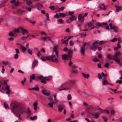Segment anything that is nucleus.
<instances>
[{
  "label": "nucleus",
  "instance_id": "47",
  "mask_svg": "<svg viewBox=\"0 0 122 122\" xmlns=\"http://www.w3.org/2000/svg\"><path fill=\"white\" fill-rule=\"evenodd\" d=\"M64 9V7H61V8H58V9L59 11H60L61 10H63Z\"/></svg>",
  "mask_w": 122,
  "mask_h": 122
},
{
  "label": "nucleus",
  "instance_id": "53",
  "mask_svg": "<svg viewBox=\"0 0 122 122\" xmlns=\"http://www.w3.org/2000/svg\"><path fill=\"white\" fill-rule=\"evenodd\" d=\"M18 57V54H16L14 56V58L15 59H17Z\"/></svg>",
  "mask_w": 122,
  "mask_h": 122
},
{
  "label": "nucleus",
  "instance_id": "25",
  "mask_svg": "<svg viewBox=\"0 0 122 122\" xmlns=\"http://www.w3.org/2000/svg\"><path fill=\"white\" fill-rule=\"evenodd\" d=\"M20 45L23 51H24L26 50V48L23 46L22 45L20 44Z\"/></svg>",
  "mask_w": 122,
  "mask_h": 122
},
{
  "label": "nucleus",
  "instance_id": "44",
  "mask_svg": "<svg viewBox=\"0 0 122 122\" xmlns=\"http://www.w3.org/2000/svg\"><path fill=\"white\" fill-rule=\"evenodd\" d=\"M4 105L5 108H6L8 107V104L6 102H5L4 103Z\"/></svg>",
  "mask_w": 122,
  "mask_h": 122
},
{
  "label": "nucleus",
  "instance_id": "1",
  "mask_svg": "<svg viewBox=\"0 0 122 122\" xmlns=\"http://www.w3.org/2000/svg\"><path fill=\"white\" fill-rule=\"evenodd\" d=\"M20 104L15 102H11L10 104V107L11 109L13 112H15L18 108V112L21 113L24 112L23 108L20 106Z\"/></svg>",
  "mask_w": 122,
  "mask_h": 122
},
{
  "label": "nucleus",
  "instance_id": "54",
  "mask_svg": "<svg viewBox=\"0 0 122 122\" xmlns=\"http://www.w3.org/2000/svg\"><path fill=\"white\" fill-rule=\"evenodd\" d=\"M13 33L12 32H10L9 34V35L10 36H14V34L13 33Z\"/></svg>",
  "mask_w": 122,
  "mask_h": 122
},
{
  "label": "nucleus",
  "instance_id": "30",
  "mask_svg": "<svg viewBox=\"0 0 122 122\" xmlns=\"http://www.w3.org/2000/svg\"><path fill=\"white\" fill-rule=\"evenodd\" d=\"M19 28H17V29H15L13 31V33L15 34L16 33V32H19Z\"/></svg>",
  "mask_w": 122,
  "mask_h": 122
},
{
  "label": "nucleus",
  "instance_id": "27",
  "mask_svg": "<svg viewBox=\"0 0 122 122\" xmlns=\"http://www.w3.org/2000/svg\"><path fill=\"white\" fill-rule=\"evenodd\" d=\"M59 15L61 17H65L66 16V15L65 14L63 13H59Z\"/></svg>",
  "mask_w": 122,
  "mask_h": 122
},
{
  "label": "nucleus",
  "instance_id": "11",
  "mask_svg": "<svg viewBox=\"0 0 122 122\" xmlns=\"http://www.w3.org/2000/svg\"><path fill=\"white\" fill-rule=\"evenodd\" d=\"M38 101L37 100L33 104L34 106L33 109L35 110H36L37 108V106L38 105Z\"/></svg>",
  "mask_w": 122,
  "mask_h": 122
},
{
  "label": "nucleus",
  "instance_id": "6",
  "mask_svg": "<svg viewBox=\"0 0 122 122\" xmlns=\"http://www.w3.org/2000/svg\"><path fill=\"white\" fill-rule=\"evenodd\" d=\"M86 44V43L84 42L83 43V44L81 48V53L82 55H84V54L85 51V47Z\"/></svg>",
  "mask_w": 122,
  "mask_h": 122
},
{
  "label": "nucleus",
  "instance_id": "29",
  "mask_svg": "<svg viewBox=\"0 0 122 122\" xmlns=\"http://www.w3.org/2000/svg\"><path fill=\"white\" fill-rule=\"evenodd\" d=\"M69 82L71 84H75L76 82V81L75 80H70L69 81Z\"/></svg>",
  "mask_w": 122,
  "mask_h": 122
},
{
  "label": "nucleus",
  "instance_id": "50",
  "mask_svg": "<svg viewBox=\"0 0 122 122\" xmlns=\"http://www.w3.org/2000/svg\"><path fill=\"white\" fill-rule=\"evenodd\" d=\"M115 113V111L114 110H112L111 111V114L112 115H114V114Z\"/></svg>",
  "mask_w": 122,
  "mask_h": 122
},
{
  "label": "nucleus",
  "instance_id": "9",
  "mask_svg": "<svg viewBox=\"0 0 122 122\" xmlns=\"http://www.w3.org/2000/svg\"><path fill=\"white\" fill-rule=\"evenodd\" d=\"M71 71L74 74H76L77 73L76 70V66L75 65H73L71 68Z\"/></svg>",
  "mask_w": 122,
  "mask_h": 122
},
{
  "label": "nucleus",
  "instance_id": "56",
  "mask_svg": "<svg viewBox=\"0 0 122 122\" xmlns=\"http://www.w3.org/2000/svg\"><path fill=\"white\" fill-rule=\"evenodd\" d=\"M50 94V93L49 92H47V91L46 92H45V93L44 95H47V96H49Z\"/></svg>",
  "mask_w": 122,
  "mask_h": 122
},
{
  "label": "nucleus",
  "instance_id": "24",
  "mask_svg": "<svg viewBox=\"0 0 122 122\" xmlns=\"http://www.w3.org/2000/svg\"><path fill=\"white\" fill-rule=\"evenodd\" d=\"M76 17L75 16L72 15L69 18V19L71 21L76 20Z\"/></svg>",
  "mask_w": 122,
  "mask_h": 122
},
{
  "label": "nucleus",
  "instance_id": "63",
  "mask_svg": "<svg viewBox=\"0 0 122 122\" xmlns=\"http://www.w3.org/2000/svg\"><path fill=\"white\" fill-rule=\"evenodd\" d=\"M70 44L71 46H72L73 45V43L72 41H70Z\"/></svg>",
  "mask_w": 122,
  "mask_h": 122
},
{
  "label": "nucleus",
  "instance_id": "20",
  "mask_svg": "<svg viewBox=\"0 0 122 122\" xmlns=\"http://www.w3.org/2000/svg\"><path fill=\"white\" fill-rule=\"evenodd\" d=\"M82 76L85 78H86L87 79H88L89 76V74H87V75H86L85 73L82 72Z\"/></svg>",
  "mask_w": 122,
  "mask_h": 122
},
{
  "label": "nucleus",
  "instance_id": "64",
  "mask_svg": "<svg viewBox=\"0 0 122 122\" xmlns=\"http://www.w3.org/2000/svg\"><path fill=\"white\" fill-rule=\"evenodd\" d=\"M116 83H118L119 84H121L122 83V80L117 81Z\"/></svg>",
  "mask_w": 122,
  "mask_h": 122
},
{
  "label": "nucleus",
  "instance_id": "18",
  "mask_svg": "<svg viewBox=\"0 0 122 122\" xmlns=\"http://www.w3.org/2000/svg\"><path fill=\"white\" fill-rule=\"evenodd\" d=\"M58 111L59 112H61L63 109L64 107V106L63 105H60L58 106Z\"/></svg>",
  "mask_w": 122,
  "mask_h": 122
},
{
  "label": "nucleus",
  "instance_id": "33",
  "mask_svg": "<svg viewBox=\"0 0 122 122\" xmlns=\"http://www.w3.org/2000/svg\"><path fill=\"white\" fill-rule=\"evenodd\" d=\"M32 49L31 50L30 49V48H29L28 49V51H27L28 53L30 55H32Z\"/></svg>",
  "mask_w": 122,
  "mask_h": 122
},
{
  "label": "nucleus",
  "instance_id": "22",
  "mask_svg": "<svg viewBox=\"0 0 122 122\" xmlns=\"http://www.w3.org/2000/svg\"><path fill=\"white\" fill-rule=\"evenodd\" d=\"M47 60H51L52 61L53 59V57L51 56H47L45 57Z\"/></svg>",
  "mask_w": 122,
  "mask_h": 122
},
{
  "label": "nucleus",
  "instance_id": "10",
  "mask_svg": "<svg viewBox=\"0 0 122 122\" xmlns=\"http://www.w3.org/2000/svg\"><path fill=\"white\" fill-rule=\"evenodd\" d=\"M20 30L22 31L21 32L23 35L28 33V31L25 29H24L22 27H19Z\"/></svg>",
  "mask_w": 122,
  "mask_h": 122
},
{
  "label": "nucleus",
  "instance_id": "35",
  "mask_svg": "<svg viewBox=\"0 0 122 122\" xmlns=\"http://www.w3.org/2000/svg\"><path fill=\"white\" fill-rule=\"evenodd\" d=\"M26 78H24V79L22 81H21V84H22V85H25L24 83L26 81Z\"/></svg>",
  "mask_w": 122,
  "mask_h": 122
},
{
  "label": "nucleus",
  "instance_id": "59",
  "mask_svg": "<svg viewBox=\"0 0 122 122\" xmlns=\"http://www.w3.org/2000/svg\"><path fill=\"white\" fill-rule=\"evenodd\" d=\"M53 97L54 100L56 102H57V101L56 99V96L55 95H54Z\"/></svg>",
  "mask_w": 122,
  "mask_h": 122
},
{
  "label": "nucleus",
  "instance_id": "48",
  "mask_svg": "<svg viewBox=\"0 0 122 122\" xmlns=\"http://www.w3.org/2000/svg\"><path fill=\"white\" fill-rule=\"evenodd\" d=\"M93 61L94 62H97L99 61V60L97 58H95L93 59Z\"/></svg>",
  "mask_w": 122,
  "mask_h": 122
},
{
  "label": "nucleus",
  "instance_id": "43",
  "mask_svg": "<svg viewBox=\"0 0 122 122\" xmlns=\"http://www.w3.org/2000/svg\"><path fill=\"white\" fill-rule=\"evenodd\" d=\"M49 8H50V9L51 10H55V6H50L49 7Z\"/></svg>",
  "mask_w": 122,
  "mask_h": 122
},
{
  "label": "nucleus",
  "instance_id": "2",
  "mask_svg": "<svg viewBox=\"0 0 122 122\" xmlns=\"http://www.w3.org/2000/svg\"><path fill=\"white\" fill-rule=\"evenodd\" d=\"M121 52L120 51H118L116 52L115 54L113 55L112 56V59L116 62H117L119 64L121 65L120 59L118 58L121 55Z\"/></svg>",
  "mask_w": 122,
  "mask_h": 122
},
{
  "label": "nucleus",
  "instance_id": "41",
  "mask_svg": "<svg viewBox=\"0 0 122 122\" xmlns=\"http://www.w3.org/2000/svg\"><path fill=\"white\" fill-rule=\"evenodd\" d=\"M93 24L92 23H89L87 24V26L88 27H91Z\"/></svg>",
  "mask_w": 122,
  "mask_h": 122
},
{
  "label": "nucleus",
  "instance_id": "4",
  "mask_svg": "<svg viewBox=\"0 0 122 122\" xmlns=\"http://www.w3.org/2000/svg\"><path fill=\"white\" fill-rule=\"evenodd\" d=\"M4 85L5 86V88L7 91L6 92V94H9L10 92V86L7 85V83L6 81H5L4 83Z\"/></svg>",
  "mask_w": 122,
  "mask_h": 122
},
{
  "label": "nucleus",
  "instance_id": "21",
  "mask_svg": "<svg viewBox=\"0 0 122 122\" xmlns=\"http://www.w3.org/2000/svg\"><path fill=\"white\" fill-rule=\"evenodd\" d=\"M36 5L38 9L39 8L43 7V5L42 4H41L40 3H37L36 4Z\"/></svg>",
  "mask_w": 122,
  "mask_h": 122
},
{
  "label": "nucleus",
  "instance_id": "7",
  "mask_svg": "<svg viewBox=\"0 0 122 122\" xmlns=\"http://www.w3.org/2000/svg\"><path fill=\"white\" fill-rule=\"evenodd\" d=\"M62 59L64 61L67 60H71L72 56L70 55H64L62 56Z\"/></svg>",
  "mask_w": 122,
  "mask_h": 122
},
{
  "label": "nucleus",
  "instance_id": "49",
  "mask_svg": "<svg viewBox=\"0 0 122 122\" xmlns=\"http://www.w3.org/2000/svg\"><path fill=\"white\" fill-rule=\"evenodd\" d=\"M73 62L70 61L69 62L68 65L70 66H71L73 63Z\"/></svg>",
  "mask_w": 122,
  "mask_h": 122
},
{
  "label": "nucleus",
  "instance_id": "12",
  "mask_svg": "<svg viewBox=\"0 0 122 122\" xmlns=\"http://www.w3.org/2000/svg\"><path fill=\"white\" fill-rule=\"evenodd\" d=\"M81 95L82 97H87L88 96V95L86 92L84 90L82 92Z\"/></svg>",
  "mask_w": 122,
  "mask_h": 122
},
{
  "label": "nucleus",
  "instance_id": "3",
  "mask_svg": "<svg viewBox=\"0 0 122 122\" xmlns=\"http://www.w3.org/2000/svg\"><path fill=\"white\" fill-rule=\"evenodd\" d=\"M52 77L51 76H48L45 77L41 76H36L37 78L41 80V81L42 83L45 84L46 83V80L49 81L51 80L52 79Z\"/></svg>",
  "mask_w": 122,
  "mask_h": 122
},
{
  "label": "nucleus",
  "instance_id": "14",
  "mask_svg": "<svg viewBox=\"0 0 122 122\" xmlns=\"http://www.w3.org/2000/svg\"><path fill=\"white\" fill-rule=\"evenodd\" d=\"M115 6L116 8L115 11L117 12L122 10V6H118L117 5H115Z\"/></svg>",
  "mask_w": 122,
  "mask_h": 122
},
{
  "label": "nucleus",
  "instance_id": "16",
  "mask_svg": "<svg viewBox=\"0 0 122 122\" xmlns=\"http://www.w3.org/2000/svg\"><path fill=\"white\" fill-rule=\"evenodd\" d=\"M100 114L99 113H96L93 114V117L95 119H97L99 117V116Z\"/></svg>",
  "mask_w": 122,
  "mask_h": 122
},
{
  "label": "nucleus",
  "instance_id": "17",
  "mask_svg": "<svg viewBox=\"0 0 122 122\" xmlns=\"http://www.w3.org/2000/svg\"><path fill=\"white\" fill-rule=\"evenodd\" d=\"M99 8L104 10H106V8L104 5L101 4L99 5Z\"/></svg>",
  "mask_w": 122,
  "mask_h": 122
},
{
  "label": "nucleus",
  "instance_id": "32",
  "mask_svg": "<svg viewBox=\"0 0 122 122\" xmlns=\"http://www.w3.org/2000/svg\"><path fill=\"white\" fill-rule=\"evenodd\" d=\"M88 14V13L87 12L83 16L82 19L83 20H82V21H81L82 22H84V17H85Z\"/></svg>",
  "mask_w": 122,
  "mask_h": 122
},
{
  "label": "nucleus",
  "instance_id": "36",
  "mask_svg": "<svg viewBox=\"0 0 122 122\" xmlns=\"http://www.w3.org/2000/svg\"><path fill=\"white\" fill-rule=\"evenodd\" d=\"M71 21L69 18L66 20V23L68 24L71 23Z\"/></svg>",
  "mask_w": 122,
  "mask_h": 122
},
{
  "label": "nucleus",
  "instance_id": "19",
  "mask_svg": "<svg viewBox=\"0 0 122 122\" xmlns=\"http://www.w3.org/2000/svg\"><path fill=\"white\" fill-rule=\"evenodd\" d=\"M49 37L47 36H46V37H41V39L43 41H47V39H49Z\"/></svg>",
  "mask_w": 122,
  "mask_h": 122
},
{
  "label": "nucleus",
  "instance_id": "45",
  "mask_svg": "<svg viewBox=\"0 0 122 122\" xmlns=\"http://www.w3.org/2000/svg\"><path fill=\"white\" fill-rule=\"evenodd\" d=\"M101 74L102 76L104 77H106L107 76V75L106 73L105 74H104L103 72H102Z\"/></svg>",
  "mask_w": 122,
  "mask_h": 122
},
{
  "label": "nucleus",
  "instance_id": "57",
  "mask_svg": "<svg viewBox=\"0 0 122 122\" xmlns=\"http://www.w3.org/2000/svg\"><path fill=\"white\" fill-rule=\"evenodd\" d=\"M2 70L1 72L3 73H4L5 72V70L4 68V66H2Z\"/></svg>",
  "mask_w": 122,
  "mask_h": 122
},
{
  "label": "nucleus",
  "instance_id": "42",
  "mask_svg": "<svg viewBox=\"0 0 122 122\" xmlns=\"http://www.w3.org/2000/svg\"><path fill=\"white\" fill-rule=\"evenodd\" d=\"M37 117L36 116H34L33 117H31L30 118V119L32 120H34L36 119Z\"/></svg>",
  "mask_w": 122,
  "mask_h": 122
},
{
  "label": "nucleus",
  "instance_id": "51",
  "mask_svg": "<svg viewBox=\"0 0 122 122\" xmlns=\"http://www.w3.org/2000/svg\"><path fill=\"white\" fill-rule=\"evenodd\" d=\"M27 3L29 5L31 4L32 3V1L31 0H28L27 1Z\"/></svg>",
  "mask_w": 122,
  "mask_h": 122
},
{
  "label": "nucleus",
  "instance_id": "26",
  "mask_svg": "<svg viewBox=\"0 0 122 122\" xmlns=\"http://www.w3.org/2000/svg\"><path fill=\"white\" fill-rule=\"evenodd\" d=\"M24 11L21 9L18 10H17V12L19 14H22L24 12Z\"/></svg>",
  "mask_w": 122,
  "mask_h": 122
},
{
  "label": "nucleus",
  "instance_id": "58",
  "mask_svg": "<svg viewBox=\"0 0 122 122\" xmlns=\"http://www.w3.org/2000/svg\"><path fill=\"white\" fill-rule=\"evenodd\" d=\"M69 14L71 16H72L74 14V13L73 12H71V11H69Z\"/></svg>",
  "mask_w": 122,
  "mask_h": 122
},
{
  "label": "nucleus",
  "instance_id": "15",
  "mask_svg": "<svg viewBox=\"0 0 122 122\" xmlns=\"http://www.w3.org/2000/svg\"><path fill=\"white\" fill-rule=\"evenodd\" d=\"M95 109L96 110H98L99 111H101V113H103L104 112V111L102 109L100 108L99 106H96L95 107Z\"/></svg>",
  "mask_w": 122,
  "mask_h": 122
},
{
  "label": "nucleus",
  "instance_id": "8",
  "mask_svg": "<svg viewBox=\"0 0 122 122\" xmlns=\"http://www.w3.org/2000/svg\"><path fill=\"white\" fill-rule=\"evenodd\" d=\"M109 25L110 27V29L112 30H113L115 32H117L118 30V29L116 26L114 25H112V24L110 23L109 24Z\"/></svg>",
  "mask_w": 122,
  "mask_h": 122
},
{
  "label": "nucleus",
  "instance_id": "37",
  "mask_svg": "<svg viewBox=\"0 0 122 122\" xmlns=\"http://www.w3.org/2000/svg\"><path fill=\"white\" fill-rule=\"evenodd\" d=\"M106 84H110L109 83H108V81L106 80H104L103 82V85H105Z\"/></svg>",
  "mask_w": 122,
  "mask_h": 122
},
{
  "label": "nucleus",
  "instance_id": "40",
  "mask_svg": "<svg viewBox=\"0 0 122 122\" xmlns=\"http://www.w3.org/2000/svg\"><path fill=\"white\" fill-rule=\"evenodd\" d=\"M67 98L68 100H70L71 99V94L68 95Z\"/></svg>",
  "mask_w": 122,
  "mask_h": 122
},
{
  "label": "nucleus",
  "instance_id": "23",
  "mask_svg": "<svg viewBox=\"0 0 122 122\" xmlns=\"http://www.w3.org/2000/svg\"><path fill=\"white\" fill-rule=\"evenodd\" d=\"M107 57L108 60H111L112 59V55L109 54H108L107 55Z\"/></svg>",
  "mask_w": 122,
  "mask_h": 122
},
{
  "label": "nucleus",
  "instance_id": "61",
  "mask_svg": "<svg viewBox=\"0 0 122 122\" xmlns=\"http://www.w3.org/2000/svg\"><path fill=\"white\" fill-rule=\"evenodd\" d=\"M62 40L63 41V43L64 44H66L68 43L66 41V40Z\"/></svg>",
  "mask_w": 122,
  "mask_h": 122
},
{
  "label": "nucleus",
  "instance_id": "55",
  "mask_svg": "<svg viewBox=\"0 0 122 122\" xmlns=\"http://www.w3.org/2000/svg\"><path fill=\"white\" fill-rule=\"evenodd\" d=\"M48 105L51 107H52L53 106V105L52 103L50 102L48 104Z\"/></svg>",
  "mask_w": 122,
  "mask_h": 122
},
{
  "label": "nucleus",
  "instance_id": "13",
  "mask_svg": "<svg viewBox=\"0 0 122 122\" xmlns=\"http://www.w3.org/2000/svg\"><path fill=\"white\" fill-rule=\"evenodd\" d=\"M83 14L81 13L78 16V19L81 22H82L81 21H82L83 20L82 17Z\"/></svg>",
  "mask_w": 122,
  "mask_h": 122
},
{
  "label": "nucleus",
  "instance_id": "31",
  "mask_svg": "<svg viewBox=\"0 0 122 122\" xmlns=\"http://www.w3.org/2000/svg\"><path fill=\"white\" fill-rule=\"evenodd\" d=\"M36 77L35 75L34 74H33L30 76V78L32 79L33 80H34Z\"/></svg>",
  "mask_w": 122,
  "mask_h": 122
},
{
  "label": "nucleus",
  "instance_id": "52",
  "mask_svg": "<svg viewBox=\"0 0 122 122\" xmlns=\"http://www.w3.org/2000/svg\"><path fill=\"white\" fill-rule=\"evenodd\" d=\"M98 76L99 79H101L102 78V77L100 73H98Z\"/></svg>",
  "mask_w": 122,
  "mask_h": 122
},
{
  "label": "nucleus",
  "instance_id": "5",
  "mask_svg": "<svg viewBox=\"0 0 122 122\" xmlns=\"http://www.w3.org/2000/svg\"><path fill=\"white\" fill-rule=\"evenodd\" d=\"M98 41H94L92 44L90 48L92 50H95L97 48V45L98 42Z\"/></svg>",
  "mask_w": 122,
  "mask_h": 122
},
{
  "label": "nucleus",
  "instance_id": "46",
  "mask_svg": "<svg viewBox=\"0 0 122 122\" xmlns=\"http://www.w3.org/2000/svg\"><path fill=\"white\" fill-rule=\"evenodd\" d=\"M117 38H114L113 39L111 40V41L112 42H114L116 41L117 40Z\"/></svg>",
  "mask_w": 122,
  "mask_h": 122
},
{
  "label": "nucleus",
  "instance_id": "39",
  "mask_svg": "<svg viewBox=\"0 0 122 122\" xmlns=\"http://www.w3.org/2000/svg\"><path fill=\"white\" fill-rule=\"evenodd\" d=\"M69 89L68 87H65L62 89H59V91H61L63 90H67Z\"/></svg>",
  "mask_w": 122,
  "mask_h": 122
},
{
  "label": "nucleus",
  "instance_id": "38",
  "mask_svg": "<svg viewBox=\"0 0 122 122\" xmlns=\"http://www.w3.org/2000/svg\"><path fill=\"white\" fill-rule=\"evenodd\" d=\"M58 23L59 24L62 23H63V21L61 19H59L58 21Z\"/></svg>",
  "mask_w": 122,
  "mask_h": 122
},
{
  "label": "nucleus",
  "instance_id": "60",
  "mask_svg": "<svg viewBox=\"0 0 122 122\" xmlns=\"http://www.w3.org/2000/svg\"><path fill=\"white\" fill-rule=\"evenodd\" d=\"M41 34L42 35H46V33L44 31H42L41 33Z\"/></svg>",
  "mask_w": 122,
  "mask_h": 122
},
{
  "label": "nucleus",
  "instance_id": "28",
  "mask_svg": "<svg viewBox=\"0 0 122 122\" xmlns=\"http://www.w3.org/2000/svg\"><path fill=\"white\" fill-rule=\"evenodd\" d=\"M37 63V61L35 60H34L33 62L32 65V66L33 67H34L36 65Z\"/></svg>",
  "mask_w": 122,
  "mask_h": 122
},
{
  "label": "nucleus",
  "instance_id": "62",
  "mask_svg": "<svg viewBox=\"0 0 122 122\" xmlns=\"http://www.w3.org/2000/svg\"><path fill=\"white\" fill-rule=\"evenodd\" d=\"M48 99L49 100L50 102H51L52 101V99L51 98V96H50L48 97Z\"/></svg>",
  "mask_w": 122,
  "mask_h": 122
},
{
  "label": "nucleus",
  "instance_id": "34",
  "mask_svg": "<svg viewBox=\"0 0 122 122\" xmlns=\"http://www.w3.org/2000/svg\"><path fill=\"white\" fill-rule=\"evenodd\" d=\"M52 61L53 62H56V63H59V62L58 61L57 59L56 58H55V59L54 60L53 58Z\"/></svg>",
  "mask_w": 122,
  "mask_h": 122
}]
</instances>
